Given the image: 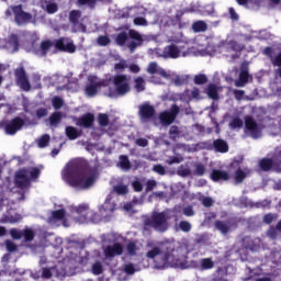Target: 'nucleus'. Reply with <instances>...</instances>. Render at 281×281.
<instances>
[{
    "mask_svg": "<svg viewBox=\"0 0 281 281\" xmlns=\"http://www.w3.org/2000/svg\"><path fill=\"white\" fill-rule=\"evenodd\" d=\"M101 89L105 98H111L112 100L124 98V95L131 93V76L119 74L110 79H100L98 76L90 75L85 88L86 95L93 98Z\"/></svg>",
    "mask_w": 281,
    "mask_h": 281,
    "instance_id": "f257e3e1",
    "label": "nucleus"
},
{
    "mask_svg": "<svg viewBox=\"0 0 281 281\" xmlns=\"http://www.w3.org/2000/svg\"><path fill=\"white\" fill-rule=\"evenodd\" d=\"M149 248L146 252V258L154 260L157 269H168V267H183L186 256L179 257V250H175V244L160 243L153 246L151 243L147 244Z\"/></svg>",
    "mask_w": 281,
    "mask_h": 281,
    "instance_id": "f03ea898",
    "label": "nucleus"
},
{
    "mask_svg": "<svg viewBox=\"0 0 281 281\" xmlns=\"http://www.w3.org/2000/svg\"><path fill=\"white\" fill-rule=\"evenodd\" d=\"M113 194L108 195L105 202L99 207V214L89 211L88 204H81L79 206H70V212L76 223H101V221H111L113 213L116 210L115 201H113Z\"/></svg>",
    "mask_w": 281,
    "mask_h": 281,
    "instance_id": "7ed1b4c3",
    "label": "nucleus"
},
{
    "mask_svg": "<svg viewBox=\"0 0 281 281\" xmlns=\"http://www.w3.org/2000/svg\"><path fill=\"white\" fill-rule=\"evenodd\" d=\"M61 177L68 186L76 190H89L95 183V172L85 170L79 160L70 161L63 170Z\"/></svg>",
    "mask_w": 281,
    "mask_h": 281,
    "instance_id": "20e7f679",
    "label": "nucleus"
},
{
    "mask_svg": "<svg viewBox=\"0 0 281 281\" xmlns=\"http://www.w3.org/2000/svg\"><path fill=\"white\" fill-rule=\"evenodd\" d=\"M170 218H172V210L166 209L162 212L154 211L150 217L144 220V229H154L159 234L170 229Z\"/></svg>",
    "mask_w": 281,
    "mask_h": 281,
    "instance_id": "39448f33",
    "label": "nucleus"
},
{
    "mask_svg": "<svg viewBox=\"0 0 281 281\" xmlns=\"http://www.w3.org/2000/svg\"><path fill=\"white\" fill-rule=\"evenodd\" d=\"M150 56H155L156 58H188V56H192L194 52L192 49L187 48L186 45H177L171 44L166 46L162 50L160 48H150L148 50Z\"/></svg>",
    "mask_w": 281,
    "mask_h": 281,
    "instance_id": "423d86ee",
    "label": "nucleus"
},
{
    "mask_svg": "<svg viewBox=\"0 0 281 281\" xmlns=\"http://www.w3.org/2000/svg\"><path fill=\"white\" fill-rule=\"evenodd\" d=\"M41 171L37 168L21 169L15 173V186L21 190L30 188L32 179H38Z\"/></svg>",
    "mask_w": 281,
    "mask_h": 281,
    "instance_id": "0eeeda50",
    "label": "nucleus"
},
{
    "mask_svg": "<svg viewBox=\"0 0 281 281\" xmlns=\"http://www.w3.org/2000/svg\"><path fill=\"white\" fill-rule=\"evenodd\" d=\"M259 167L265 172L274 170V172H281V146L277 147L271 158H263L259 161Z\"/></svg>",
    "mask_w": 281,
    "mask_h": 281,
    "instance_id": "6e6552de",
    "label": "nucleus"
},
{
    "mask_svg": "<svg viewBox=\"0 0 281 281\" xmlns=\"http://www.w3.org/2000/svg\"><path fill=\"white\" fill-rule=\"evenodd\" d=\"M101 240L103 243V254L105 258H115V256H122V254H124V246L120 243L106 246V243L111 240V235H101Z\"/></svg>",
    "mask_w": 281,
    "mask_h": 281,
    "instance_id": "1a4fd4ad",
    "label": "nucleus"
},
{
    "mask_svg": "<svg viewBox=\"0 0 281 281\" xmlns=\"http://www.w3.org/2000/svg\"><path fill=\"white\" fill-rule=\"evenodd\" d=\"M15 85L22 89V91H32V83L30 82V77L23 66H20L13 71Z\"/></svg>",
    "mask_w": 281,
    "mask_h": 281,
    "instance_id": "9d476101",
    "label": "nucleus"
},
{
    "mask_svg": "<svg viewBox=\"0 0 281 281\" xmlns=\"http://www.w3.org/2000/svg\"><path fill=\"white\" fill-rule=\"evenodd\" d=\"M210 41L211 40L207 37H196L193 40L192 46H188L187 49H191V52H193L191 56H196L199 54L203 56L204 54H207L210 49H212Z\"/></svg>",
    "mask_w": 281,
    "mask_h": 281,
    "instance_id": "9b49d317",
    "label": "nucleus"
},
{
    "mask_svg": "<svg viewBox=\"0 0 281 281\" xmlns=\"http://www.w3.org/2000/svg\"><path fill=\"white\" fill-rule=\"evenodd\" d=\"M245 133L249 137H252V139H258L259 137H262V125H259L256 123L254 117L246 116L245 117Z\"/></svg>",
    "mask_w": 281,
    "mask_h": 281,
    "instance_id": "f8f14e48",
    "label": "nucleus"
},
{
    "mask_svg": "<svg viewBox=\"0 0 281 281\" xmlns=\"http://www.w3.org/2000/svg\"><path fill=\"white\" fill-rule=\"evenodd\" d=\"M147 74L151 75L150 82L154 85H161L162 82L160 79H157V75L161 76L162 78H170V74L166 71V69L159 67L157 63L153 61L147 66Z\"/></svg>",
    "mask_w": 281,
    "mask_h": 281,
    "instance_id": "ddd939ff",
    "label": "nucleus"
},
{
    "mask_svg": "<svg viewBox=\"0 0 281 281\" xmlns=\"http://www.w3.org/2000/svg\"><path fill=\"white\" fill-rule=\"evenodd\" d=\"M181 111L177 104L171 105L170 110H166L159 114V121L162 126H170L177 120L179 112Z\"/></svg>",
    "mask_w": 281,
    "mask_h": 281,
    "instance_id": "4468645a",
    "label": "nucleus"
},
{
    "mask_svg": "<svg viewBox=\"0 0 281 281\" xmlns=\"http://www.w3.org/2000/svg\"><path fill=\"white\" fill-rule=\"evenodd\" d=\"M25 125V121L21 117H15L10 121L3 122L4 133L7 135H16L21 128Z\"/></svg>",
    "mask_w": 281,
    "mask_h": 281,
    "instance_id": "2eb2a0df",
    "label": "nucleus"
},
{
    "mask_svg": "<svg viewBox=\"0 0 281 281\" xmlns=\"http://www.w3.org/2000/svg\"><path fill=\"white\" fill-rule=\"evenodd\" d=\"M139 8L132 7L130 9H126L125 11H122L121 19H133L134 18V24L136 25H148V21H146L144 18L139 16Z\"/></svg>",
    "mask_w": 281,
    "mask_h": 281,
    "instance_id": "dca6fc26",
    "label": "nucleus"
},
{
    "mask_svg": "<svg viewBox=\"0 0 281 281\" xmlns=\"http://www.w3.org/2000/svg\"><path fill=\"white\" fill-rule=\"evenodd\" d=\"M49 225H64V227H69V215L65 213V210H57L52 213L48 218Z\"/></svg>",
    "mask_w": 281,
    "mask_h": 281,
    "instance_id": "f3484780",
    "label": "nucleus"
},
{
    "mask_svg": "<svg viewBox=\"0 0 281 281\" xmlns=\"http://www.w3.org/2000/svg\"><path fill=\"white\" fill-rule=\"evenodd\" d=\"M14 14V20L18 25H25L32 21V14L23 11L22 5L11 7Z\"/></svg>",
    "mask_w": 281,
    "mask_h": 281,
    "instance_id": "a211bd4d",
    "label": "nucleus"
},
{
    "mask_svg": "<svg viewBox=\"0 0 281 281\" xmlns=\"http://www.w3.org/2000/svg\"><path fill=\"white\" fill-rule=\"evenodd\" d=\"M54 47L57 48L58 52H68V54H74L76 52V45L69 37L55 40Z\"/></svg>",
    "mask_w": 281,
    "mask_h": 281,
    "instance_id": "6ab92c4d",
    "label": "nucleus"
},
{
    "mask_svg": "<svg viewBox=\"0 0 281 281\" xmlns=\"http://www.w3.org/2000/svg\"><path fill=\"white\" fill-rule=\"evenodd\" d=\"M10 236L13 237L14 240H21V238H24L26 243H32V240H34L35 234L32 228H24L22 231L12 228L10 231Z\"/></svg>",
    "mask_w": 281,
    "mask_h": 281,
    "instance_id": "aec40b11",
    "label": "nucleus"
},
{
    "mask_svg": "<svg viewBox=\"0 0 281 281\" xmlns=\"http://www.w3.org/2000/svg\"><path fill=\"white\" fill-rule=\"evenodd\" d=\"M69 21L70 23H72L74 27L76 29V32H87V26H85V24L80 22L82 21V13L80 11H70Z\"/></svg>",
    "mask_w": 281,
    "mask_h": 281,
    "instance_id": "412c9836",
    "label": "nucleus"
},
{
    "mask_svg": "<svg viewBox=\"0 0 281 281\" xmlns=\"http://www.w3.org/2000/svg\"><path fill=\"white\" fill-rule=\"evenodd\" d=\"M130 37L133 41L128 44V49L131 54H133L137 47L144 44V35L139 34L137 31H130Z\"/></svg>",
    "mask_w": 281,
    "mask_h": 281,
    "instance_id": "4be33fe9",
    "label": "nucleus"
},
{
    "mask_svg": "<svg viewBox=\"0 0 281 281\" xmlns=\"http://www.w3.org/2000/svg\"><path fill=\"white\" fill-rule=\"evenodd\" d=\"M19 35L11 34L5 40L3 47L4 49L9 50L10 54H14V52H19Z\"/></svg>",
    "mask_w": 281,
    "mask_h": 281,
    "instance_id": "5701e85b",
    "label": "nucleus"
},
{
    "mask_svg": "<svg viewBox=\"0 0 281 281\" xmlns=\"http://www.w3.org/2000/svg\"><path fill=\"white\" fill-rule=\"evenodd\" d=\"M224 49H226L228 58L236 60L238 58V43L236 41H226L224 43Z\"/></svg>",
    "mask_w": 281,
    "mask_h": 281,
    "instance_id": "b1692460",
    "label": "nucleus"
},
{
    "mask_svg": "<svg viewBox=\"0 0 281 281\" xmlns=\"http://www.w3.org/2000/svg\"><path fill=\"white\" fill-rule=\"evenodd\" d=\"M138 109H139V116L143 122H146V120H150V117L155 115V108L149 103L139 105Z\"/></svg>",
    "mask_w": 281,
    "mask_h": 281,
    "instance_id": "393cba45",
    "label": "nucleus"
},
{
    "mask_svg": "<svg viewBox=\"0 0 281 281\" xmlns=\"http://www.w3.org/2000/svg\"><path fill=\"white\" fill-rule=\"evenodd\" d=\"M261 245L262 240H260V238L251 239V237H245L243 239V246L245 247V249H250V251H258Z\"/></svg>",
    "mask_w": 281,
    "mask_h": 281,
    "instance_id": "a878e982",
    "label": "nucleus"
},
{
    "mask_svg": "<svg viewBox=\"0 0 281 281\" xmlns=\"http://www.w3.org/2000/svg\"><path fill=\"white\" fill-rule=\"evenodd\" d=\"M168 43H172V45H184V47L186 45H190V41H188V37L181 32L171 35L168 38Z\"/></svg>",
    "mask_w": 281,
    "mask_h": 281,
    "instance_id": "bb28decb",
    "label": "nucleus"
},
{
    "mask_svg": "<svg viewBox=\"0 0 281 281\" xmlns=\"http://www.w3.org/2000/svg\"><path fill=\"white\" fill-rule=\"evenodd\" d=\"M249 82V69L247 66H241L239 78L235 80V87H245Z\"/></svg>",
    "mask_w": 281,
    "mask_h": 281,
    "instance_id": "cd10ccee",
    "label": "nucleus"
},
{
    "mask_svg": "<svg viewBox=\"0 0 281 281\" xmlns=\"http://www.w3.org/2000/svg\"><path fill=\"white\" fill-rule=\"evenodd\" d=\"M263 54L265 56H268V58H270L273 67H281V52L273 56V49L271 47H266L263 49Z\"/></svg>",
    "mask_w": 281,
    "mask_h": 281,
    "instance_id": "c85d7f7f",
    "label": "nucleus"
},
{
    "mask_svg": "<svg viewBox=\"0 0 281 281\" xmlns=\"http://www.w3.org/2000/svg\"><path fill=\"white\" fill-rule=\"evenodd\" d=\"M211 179L212 181H215V182L229 181V173L227 171L213 169L211 172Z\"/></svg>",
    "mask_w": 281,
    "mask_h": 281,
    "instance_id": "c756f323",
    "label": "nucleus"
},
{
    "mask_svg": "<svg viewBox=\"0 0 281 281\" xmlns=\"http://www.w3.org/2000/svg\"><path fill=\"white\" fill-rule=\"evenodd\" d=\"M249 175H251V169H248V168L237 169L234 173L235 183H243V181H245V179H247Z\"/></svg>",
    "mask_w": 281,
    "mask_h": 281,
    "instance_id": "7c9ffc66",
    "label": "nucleus"
},
{
    "mask_svg": "<svg viewBox=\"0 0 281 281\" xmlns=\"http://www.w3.org/2000/svg\"><path fill=\"white\" fill-rule=\"evenodd\" d=\"M94 120H95V117L93 116V114L88 113V114L81 116L77 121V124H78V126H83L85 128H89L90 126L93 125Z\"/></svg>",
    "mask_w": 281,
    "mask_h": 281,
    "instance_id": "2f4dec72",
    "label": "nucleus"
},
{
    "mask_svg": "<svg viewBox=\"0 0 281 281\" xmlns=\"http://www.w3.org/2000/svg\"><path fill=\"white\" fill-rule=\"evenodd\" d=\"M213 147L216 150V153H227V150H229V146L227 145V142L223 139L214 140Z\"/></svg>",
    "mask_w": 281,
    "mask_h": 281,
    "instance_id": "473e14b6",
    "label": "nucleus"
},
{
    "mask_svg": "<svg viewBox=\"0 0 281 281\" xmlns=\"http://www.w3.org/2000/svg\"><path fill=\"white\" fill-rule=\"evenodd\" d=\"M215 227L221 234H228L229 229L232 228V224L229 222H222L216 221Z\"/></svg>",
    "mask_w": 281,
    "mask_h": 281,
    "instance_id": "72a5a7b5",
    "label": "nucleus"
},
{
    "mask_svg": "<svg viewBox=\"0 0 281 281\" xmlns=\"http://www.w3.org/2000/svg\"><path fill=\"white\" fill-rule=\"evenodd\" d=\"M134 89L137 93H142V91H146V80L142 77H137L134 79Z\"/></svg>",
    "mask_w": 281,
    "mask_h": 281,
    "instance_id": "f704fd0d",
    "label": "nucleus"
},
{
    "mask_svg": "<svg viewBox=\"0 0 281 281\" xmlns=\"http://www.w3.org/2000/svg\"><path fill=\"white\" fill-rule=\"evenodd\" d=\"M200 268L202 271L214 269V261L212 260V258H203L200 260Z\"/></svg>",
    "mask_w": 281,
    "mask_h": 281,
    "instance_id": "c9c22d12",
    "label": "nucleus"
},
{
    "mask_svg": "<svg viewBox=\"0 0 281 281\" xmlns=\"http://www.w3.org/2000/svg\"><path fill=\"white\" fill-rule=\"evenodd\" d=\"M52 47H54V41H44L41 43V50L37 53L38 56H45V54H47V52H49V49H52Z\"/></svg>",
    "mask_w": 281,
    "mask_h": 281,
    "instance_id": "e433bc0d",
    "label": "nucleus"
},
{
    "mask_svg": "<svg viewBox=\"0 0 281 281\" xmlns=\"http://www.w3.org/2000/svg\"><path fill=\"white\" fill-rule=\"evenodd\" d=\"M206 93L211 100H218V87L215 85H209L206 88Z\"/></svg>",
    "mask_w": 281,
    "mask_h": 281,
    "instance_id": "4c0bfd02",
    "label": "nucleus"
},
{
    "mask_svg": "<svg viewBox=\"0 0 281 281\" xmlns=\"http://www.w3.org/2000/svg\"><path fill=\"white\" fill-rule=\"evenodd\" d=\"M41 74L38 72H33L31 75V86L33 87V89H41L42 83H41Z\"/></svg>",
    "mask_w": 281,
    "mask_h": 281,
    "instance_id": "58836bf2",
    "label": "nucleus"
},
{
    "mask_svg": "<svg viewBox=\"0 0 281 281\" xmlns=\"http://www.w3.org/2000/svg\"><path fill=\"white\" fill-rule=\"evenodd\" d=\"M192 30L193 32H206L207 31V23H205V21H196L192 24Z\"/></svg>",
    "mask_w": 281,
    "mask_h": 281,
    "instance_id": "ea45409f",
    "label": "nucleus"
},
{
    "mask_svg": "<svg viewBox=\"0 0 281 281\" xmlns=\"http://www.w3.org/2000/svg\"><path fill=\"white\" fill-rule=\"evenodd\" d=\"M177 175L179 177H190V175H192V171L190 170V166L188 165H181L178 170H177Z\"/></svg>",
    "mask_w": 281,
    "mask_h": 281,
    "instance_id": "a19ab883",
    "label": "nucleus"
},
{
    "mask_svg": "<svg viewBox=\"0 0 281 281\" xmlns=\"http://www.w3.org/2000/svg\"><path fill=\"white\" fill-rule=\"evenodd\" d=\"M49 134H44L37 139L38 148H47L49 146Z\"/></svg>",
    "mask_w": 281,
    "mask_h": 281,
    "instance_id": "79ce46f5",
    "label": "nucleus"
},
{
    "mask_svg": "<svg viewBox=\"0 0 281 281\" xmlns=\"http://www.w3.org/2000/svg\"><path fill=\"white\" fill-rule=\"evenodd\" d=\"M66 135L70 139H78L80 133H78V130L74 126L66 127Z\"/></svg>",
    "mask_w": 281,
    "mask_h": 281,
    "instance_id": "37998d69",
    "label": "nucleus"
},
{
    "mask_svg": "<svg viewBox=\"0 0 281 281\" xmlns=\"http://www.w3.org/2000/svg\"><path fill=\"white\" fill-rule=\"evenodd\" d=\"M60 120H63V114L60 112L53 113L49 117L50 126H58Z\"/></svg>",
    "mask_w": 281,
    "mask_h": 281,
    "instance_id": "c03bdc74",
    "label": "nucleus"
},
{
    "mask_svg": "<svg viewBox=\"0 0 281 281\" xmlns=\"http://www.w3.org/2000/svg\"><path fill=\"white\" fill-rule=\"evenodd\" d=\"M119 164H120V167L122 168V170H131V160H128V157L121 156Z\"/></svg>",
    "mask_w": 281,
    "mask_h": 281,
    "instance_id": "a18cd8bd",
    "label": "nucleus"
},
{
    "mask_svg": "<svg viewBox=\"0 0 281 281\" xmlns=\"http://www.w3.org/2000/svg\"><path fill=\"white\" fill-rule=\"evenodd\" d=\"M245 123L243 122V120L240 117H234L231 122H229V128L236 130V128H243V125Z\"/></svg>",
    "mask_w": 281,
    "mask_h": 281,
    "instance_id": "49530a36",
    "label": "nucleus"
},
{
    "mask_svg": "<svg viewBox=\"0 0 281 281\" xmlns=\"http://www.w3.org/2000/svg\"><path fill=\"white\" fill-rule=\"evenodd\" d=\"M182 161H183V156L177 155V156H173V157H169L166 160V164H168V166H172V164H181Z\"/></svg>",
    "mask_w": 281,
    "mask_h": 281,
    "instance_id": "de8ad7c7",
    "label": "nucleus"
},
{
    "mask_svg": "<svg viewBox=\"0 0 281 281\" xmlns=\"http://www.w3.org/2000/svg\"><path fill=\"white\" fill-rule=\"evenodd\" d=\"M117 45H124L128 41V33L122 32L115 38Z\"/></svg>",
    "mask_w": 281,
    "mask_h": 281,
    "instance_id": "09e8293b",
    "label": "nucleus"
},
{
    "mask_svg": "<svg viewBox=\"0 0 281 281\" xmlns=\"http://www.w3.org/2000/svg\"><path fill=\"white\" fill-rule=\"evenodd\" d=\"M179 229H181V232H184V234H188V232L192 229V224H190V222L188 221H181L179 223Z\"/></svg>",
    "mask_w": 281,
    "mask_h": 281,
    "instance_id": "8fccbe9b",
    "label": "nucleus"
},
{
    "mask_svg": "<svg viewBox=\"0 0 281 281\" xmlns=\"http://www.w3.org/2000/svg\"><path fill=\"white\" fill-rule=\"evenodd\" d=\"M115 71H124V69H128V64L125 59H121L117 64L114 65Z\"/></svg>",
    "mask_w": 281,
    "mask_h": 281,
    "instance_id": "3c124183",
    "label": "nucleus"
},
{
    "mask_svg": "<svg viewBox=\"0 0 281 281\" xmlns=\"http://www.w3.org/2000/svg\"><path fill=\"white\" fill-rule=\"evenodd\" d=\"M194 175H196L198 177H203V175H205V165L201 162L195 164Z\"/></svg>",
    "mask_w": 281,
    "mask_h": 281,
    "instance_id": "603ef678",
    "label": "nucleus"
},
{
    "mask_svg": "<svg viewBox=\"0 0 281 281\" xmlns=\"http://www.w3.org/2000/svg\"><path fill=\"white\" fill-rule=\"evenodd\" d=\"M97 43L101 47H106V45H109V43H111V40L109 38V36L102 35L97 38Z\"/></svg>",
    "mask_w": 281,
    "mask_h": 281,
    "instance_id": "864d4df0",
    "label": "nucleus"
},
{
    "mask_svg": "<svg viewBox=\"0 0 281 281\" xmlns=\"http://www.w3.org/2000/svg\"><path fill=\"white\" fill-rule=\"evenodd\" d=\"M169 137L170 139H179V127L178 126H171L169 130Z\"/></svg>",
    "mask_w": 281,
    "mask_h": 281,
    "instance_id": "5fc2aeb1",
    "label": "nucleus"
},
{
    "mask_svg": "<svg viewBox=\"0 0 281 281\" xmlns=\"http://www.w3.org/2000/svg\"><path fill=\"white\" fill-rule=\"evenodd\" d=\"M114 192L116 194H126L128 192V187L124 184H119L114 187Z\"/></svg>",
    "mask_w": 281,
    "mask_h": 281,
    "instance_id": "6e6d98bb",
    "label": "nucleus"
},
{
    "mask_svg": "<svg viewBox=\"0 0 281 281\" xmlns=\"http://www.w3.org/2000/svg\"><path fill=\"white\" fill-rule=\"evenodd\" d=\"M126 249L130 256H135V254H137V245H135V243L127 244Z\"/></svg>",
    "mask_w": 281,
    "mask_h": 281,
    "instance_id": "4d7b16f0",
    "label": "nucleus"
},
{
    "mask_svg": "<svg viewBox=\"0 0 281 281\" xmlns=\"http://www.w3.org/2000/svg\"><path fill=\"white\" fill-rule=\"evenodd\" d=\"M98 121L100 126H106L109 124V115L108 114H99Z\"/></svg>",
    "mask_w": 281,
    "mask_h": 281,
    "instance_id": "13d9d810",
    "label": "nucleus"
},
{
    "mask_svg": "<svg viewBox=\"0 0 281 281\" xmlns=\"http://www.w3.org/2000/svg\"><path fill=\"white\" fill-rule=\"evenodd\" d=\"M207 82V77L205 75H196L194 77L195 85H205Z\"/></svg>",
    "mask_w": 281,
    "mask_h": 281,
    "instance_id": "bf43d9fd",
    "label": "nucleus"
},
{
    "mask_svg": "<svg viewBox=\"0 0 281 281\" xmlns=\"http://www.w3.org/2000/svg\"><path fill=\"white\" fill-rule=\"evenodd\" d=\"M92 273L94 276H100V273H102V263L101 262H95L92 265Z\"/></svg>",
    "mask_w": 281,
    "mask_h": 281,
    "instance_id": "052dcab7",
    "label": "nucleus"
},
{
    "mask_svg": "<svg viewBox=\"0 0 281 281\" xmlns=\"http://www.w3.org/2000/svg\"><path fill=\"white\" fill-rule=\"evenodd\" d=\"M52 102H53L54 109H56V110L61 109V106L64 104V101L59 97L53 98Z\"/></svg>",
    "mask_w": 281,
    "mask_h": 281,
    "instance_id": "680f3d73",
    "label": "nucleus"
},
{
    "mask_svg": "<svg viewBox=\"0 0 281 281\" xmlns=\"http://www.w3.org/2000/svg\"><path fill=\"white\" fill-rule=\"evenodd\" d=\"M124 271L127 273V276H133L137 269H135V266L133 263L125 265Z\"/></svg>",
    "mask_w": 281,
    "mask_h": 281,
    "instance_id": "e2e57ef3",
    "label": "nucleus"
},
{
    "mask_svg": "<svg viewBox=\"0 0 281 281\" xmlns=\"http://www.w3.org/2000/svg\"><path fill=\"white\" fill-rule=\"evenodd\" d=\"M79 5H88L89 8H95V0H78Z\"/></svg>",
    "mask_w": 281,
    "mask_h": 281,
    "instance_id": "0e129e2a",
    "label": "nucleus"
},
{
    "mask_svg": "<svg viewBox=\"0 0 281 281\" xmlns=\"http://www.w3.org/2000/svg\"><path fill=\"white\" fill-rule=\"evenodd\" d=\"M5 247H7V250L10 251V252L16 251V249H18L16 244H14L12 240H7L5 241Z\"/></svg>",
    "mask_w": 281,
    "mask_h": 281,
    "instance_id": "69168bd1",
    "label": "nucleus"
},
{
    "mask_svg": "<svg viewBox=\"0 0 281 281\" xmlns=\"http://www.w3.org/2000/svg\"><path fill=\"white\" fill-rule=\"evenodd\" d=\"M46 11L48 14H54L55 12H58V5L56 3H49L46 7Z\"/></svg>",
    "mask_w": 281,
    "mask_h": 281,
    "instance_id": "338daca9",
    "label": "nucleus"
},
{
    "mask_svg": "<svg viewBox=\"0 0 281 281\" xmlns=\"http://www.w3.org/2000/svg\"><path fill=\"white\" fill-rule=\"evenodd\" d=\"M154 172H157V175H166V168L161 165H155L153 167Z\"/></svg>",
    "mask_w": 281,
    "mask_h": 281,
    "instance_id": "774afa93",
    "label": "nucleus"
}]
</instances>
